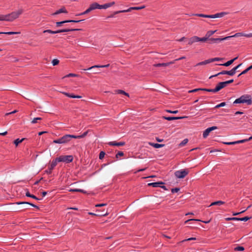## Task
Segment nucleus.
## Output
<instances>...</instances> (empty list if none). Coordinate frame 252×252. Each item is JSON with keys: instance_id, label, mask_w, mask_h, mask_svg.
I'll return each instance as SVG.
<instances>
[{"instance_id": "6e6d98bb", "label": "nucleus", "mask_w": 252, "mask_h": 252, "mask_svg": "<svg viewBox=\"0 0 252 252\" xmlns=\"http://www.w3.org/2000/svg\"><path fill=\"white\" fill-rule=\"evenodd\" d=\"M222 143L224 144L228 145H234V144H236V141H234V142H223Z\"/></svg>"}, {"instance_id": "2eb2a0df", "label": "nucleus", "mask_w": 252, "mask_h": 252, "mask_svg": "<svg viewBox=\"0 0 252 252\" xmlns=\"http://www.w3.org/2000/svg\"><path fill=\"white\" fill-rule=\"evenodd\" d=\"M115 2L114 1H112L109 3H105L104 4L100 5L98 4L99 9H106L109 7H111L114 5H115Z\"/></svg>"}, {"instance_id": "f3484780", "label": "nucleus", "mask_w": 252, "mask_h": 252, "mask_svg": "<svg viewBox=\"0 0 252 252\" xmlns=\"http://www.w3.org/2000/svg\"><path fill=\"white\" fill-rule=\"evenodd\" d=\"M21 93L22 94V95L23 97L28 100H31L34 98V96L29 93L22 91Z\"/></svg>"}, {"instance_id": "864d4df0", "label": "nucleus", "mask_w": 252, "mask_h": 252, "mask_svg": "<svg viewBox=\"0 0 252 252\" xmlns=\"http://www.w3.org/2000/svg\"><path fill=\"white\" fill-rule=\"evenodd\" d=\"M105 155V153L103 151H101L99 155V158L100 159H102L104 158Z\"/></svg>"}, {"instance_id": "f257e3e1", "label": "nucleus", "mask_w": 252, "mask_h": 252, "mask_svg": "<svg viewBox=\"0 0 252 252\" xmlns=\"http://www.w3.org/2000/svg\"><path fill=\"white\" fill-rule=\"evenodd\" d=\"M23 13L22 9H19L16 12H13L7 15H0V21H13L18 18Z\"/></svg>"}, {"instance_id": "a19ab883", "label": "nucleus", "mask_w": 252, "mask_h": 252, "mask_svg": "<svg viewBox=\"0 0 252 252\" xmlns=\"http://www.w3.org/2000/svg\"><path fill=\"white\" fill-rule=\"evenodd\" d=\"M252 218L251 217L246 216L243 218H238V220L247 221Z\"/></svg>"}, {"instance_id": "c9c22d12", "label": "nucleus", "mask_w": 252, "mask_h": 252, "mask_svg": "<svg viewBox=\"0 0 252 252\" xmlns=\"http://www.w3.org/2000/svg\"><path fill=\"white\" fill-rule=\"evenodd\" d=\"M125 13V12H124L123 10L115 11L113 14H112L109 15L108 16H107L106 18L108 19V18H113V17H114V16L116 14H119V13Z\"/></svg>"}, {"instance_id": "bf43d9fd", "label": "nucleus", "mask_w": 252, "mask_h": 252, "mask_svg": "<svg viewBox=\"0 0 252 252\" xmlns=\"http://www.w3.org/2000/svg\"><path fill=\"white\" fill-rule=\"evenodd\" d=\"M179 190H180V188H173L171 189V192L173 193H174L175 192H177Z\"/></svg>"}, {"instance_id": "6e6552de", "label": "nucleus", "mask_w": 252, "mask_h": 252, "mask_svg": "<svg viewBox=\"0 0 252 252\" xmlns=\"http://www.w3.org/2000/svg\"><path fill=\"white\" fill-rule=\"evenodd\" d=\"M55 159L57 162H63L68 163L73 161V157L71 155L61 156L59 157L56 158Z\"/></svg>"}, {"instance_id": "4d7b16f0", "label": "nucleus", "mask_w": 252, "mask_h": 252, "mask_svg": "<svg viewBox=\"0 0 252 252\" xmlns=\"http://www.w3.org/2000/svg\"><path fill=\"white\" fill-rule=\"evenodd\" d=\"M226 221L229 220H238V218L237 217H233V218H227L225 219Z\"/></svg>"}, {"instance_id": "4c0bfd02", "label": "nucleus", "mask_w": 252, "mask_h": 252, "mask_svg": "<svg viewBox=\"0 0 252 252\" xmlns=\"http://www.w3.org/2000/svg\"><path fill=\"white\" fill-rule=\"evenodd\" d=\"M209 63H210V60L208 59V60H205L204 61L198 63L196 64V66L206 65Z\"/></svg>"}, {"instance_id": "5fc2aeb1", "label": "nucleus", "mask_w": 252, "mask_h": 252, "mask_svg": "<svg viewBox=\"0 0 252 252\" xmlns=\"http://www.w3.org/2000/svg\"><path fill=\"white\" fill-rule=\"evenodd\" d=\"M226 105V103L225 102H221L220 103V104L216 105L215 108H219L220 107H223L225 105Z\"/></svg>"}, {"instance_id": "680f3d73", "label": "nucleus", "mask_w": 252, "mask_h": 252, "mask_svg": "<svg viewBox=\"0 0 252 252\" xmlns=\"http://www.w3.org/2000/svg\"><path fill=\"white\" fill-rule=\"evenodd\" d=\"M124 155V154L123 152L119 151L116 155V158H118L119 156L122 157Z\"/></svg>"}, {"instance_id": "ddd939ff", "label": "nucleus", "mask_w": 252, "mask_h": 252, "mask_svg": "<svg viewBox=\"0 0 252 252\" xmlns=\"http://www.w3.org/2000/svg\"><path fill=\"white\" fill-rule=\"evenodd\" d=\"M217 127L216 126H213L212 127H210L208 128H207L203 133V136L204 138H206L208 135L209 134L210 132H211L212 130H214L215 129H217Z\"/></svg>"}, {"instance_id": "de8ad7c7", "label": "nucleus", "mask_w": 252, "mask_h": 252, "mask_svg": "<svg viewBox=\"0 0 252 252\" xmlns=\"http://www.w3.org/2000/svg\"><path fill=\"white\" fill-rule=\"evenodd\" d=\"M251 207V205H250L246 209L244 210V211H242L241 212H238V213H233V216H237V215H240V214L241 213H243L244 212H245L247 209H248L249 208H250V207Z\"/></svg>"}, {"instance_id": "72a5a7b5", "label": "nucleus", "mask_w": 252, "mask_h": 252, "mask_svg": "<svg viewBox=\"0 0 252 252\" xmlns=\"http://www.w3.org/2000/svg\"><path fill=\"white\" fill-rule=\"evenodd\" d=\"M224 204V202L222 201H217L212 202L209 206H213V205H220Z\"/></svg>"}, {"instance_id": "0eeeda50", "label": "nucleus", "mask_w": 252, "mask_h": 252, "mask_svg": "<svg viewBox=\"0 0 252 252\" xmlns=\"http://www.w3.org/2000/svg\"><path fill=\"white\" fill-rule=\"evenodd\" d=\"M82 30V29H61L59 30L56 31H53L51 30H44L43 32V33H49L51 34H56V33H59L61 32H72V31H80Z\"/></svg>"}, {"instance_id": "603ef678", "label": "nucleus", "mask_w": 252, "mask_h": 252, "mask_svg": "<svg viewBox=\"0 0 252 252\" xmlns=\"http://www.w3.org/2000/svg\"><path fill=\"white\" fill-rule=\"evenodd\" d=\"M79 75L78 74H74V73H69L67 75H66V76H65L64 77H63V78L64 77H78Z\"/></svg>"}, {"instance_id": "1a4fd4ad", "label": "nucleus", "mask_w": 252, "mask_h": 252, "mask_svg": "<svg viewBox=\"0 0 252 252\" xmlns=\"http://www.w3.org/2000/svg\"><path fill=\"white\" fill-rule=\"evenodd\" d=\"M189 173V169H185L184 170H178L175 172V176L180 179L185 178Z\"/></svg>"}, {"instance_id": "c756f323", "label": "nucleus", "mask_w": 252, "mask_h": 252, "mask_svg": "<svg viewBox=\"0 0 252 252\" xmlns=\"http://www.w3.org/2000/svg\"><path fill=\"white\" fill-rule=\"evenodd\" d=\"M25 139V138H23L21 139L17 138L13 141V143L15 145L16 147H17L20 143H22Z\"/></svg>"}, {"instance_id": "c85d7f7f", "label": "nucleus", "mask_w": 252, "mask_h": 252, "mask_svg": "<svg viewBox=\"0 0 252 252\" xmlns=\"http://www.w3.org/2000/svg\"><path fill=\"white\" fill-rule=\"evenodd\" d=\"M90 6L91 7V8L92 10H95L96 9H99L98 3L96 2L91 3L90 5Z\"/></svg>"}, {"instance_id": "aec40b11", "label": "nucleus", "mask_w": 252, "mask_h": 252, "mask_svg": "<svg viewBox=\"0 0 252 252\" xmlns=\"http://www.w3.org/2000/svg\"><path fill=\"white\" fill-rule=\"evenodd\" d=\"M125 142H117L116 141H112L108 143V145L113 146H122L125 145Z\"/></svg>"}, {"instance_id": "6ab92c4d", "label": "nucleus", "mask_w": 252, "mask_h": 252, "mask_svg": "<svg viewBox=\"0 0 252 252\" xmlns=\"http://www.w3.org/2000/svg\"><path fill=\"white\" fill-rule=\"evenodd\" d=\"M164 184V182L160 181V182L149 183L148 184V186L149 187H152L154 188H156V187H160V185H162Z\"/></svg>"}, {"instance_id": "37998d69", "label": "nucleus", "mask_w": 252, "mask_h": 252, "mask_svg": "<svg viewBox=\"0 0 252 252\" xmlns=\"http://www.w3.org/2000/svg\"><path fill=\"white\" fill-rule=\"evenodd\" d=\"M201 91H206L208 92H212V93H216V91H215V89H206V88H201Z\"/></svg>"}, {"instance_id": "a18cd8bd", "label": "nucleus", "mask_w": 252, "mask_h": 252, "mask_svg": "<svg viewBox=\"0 0 252 252\" xmlns=\"http://www.w3.org/2000/svg\"><path fill=\"white\" fill-rule=\"evenodd\" d=\"M245 248L243 246H237L235 247L234 249L235 251H244Z\"/></svg>"}, {"instance_id": "e433bc0d", "label": "nucleus", "mask_w": 252, "mask_h": 252, "mask_svg": "<svg viewBox=\"0 0 252 252\" xmlns=\"http://www.w3.org/2000/svg\"><path fill=\"white\" fill-rule=\"evenodd\" d=\"M20 32H0V34H5L8 35H12V34H20Z\"/></svg>"}, {"instance_id": "49530a36", "label": "nucleus", "mask_w": 252, "mask_h": 252, "mask_svg": "<svg viewBox=\"0 0 252 252\" xmlns=\"http://www.w3.org/2000/svg\"><path fill=\"white\" fill-rule=\"evenodd\" d=\"M188 142V139H185L184 140H183L179 145V146L180 147H183L184 146H185Z\"/></svg>"}, {"instance_id": "2f4dec72", "label": "nucleus", "mask_w": 252, "mask_h": 252, "mask_svg": "<svg viewBox=\"0 0 252 252\" xmlns=\"http://www.w3.org/2000/svg\"><path fill=\"white\" fill-rule=\"evenodd\" d=\"M202 221V222H203L204 223H209L210 221V220H209L208 221H202V220H199V219H189V220H186L185 221V223H187V222H188L189 221Z\"/></svg>"}, {"instance_id": "4be33fe9", "label": "nucleus", "mask_w": 252, "mask_h": 252, "mask_svg": "<svg viewBox=\"0 0 252 252\" xmlns=\"http://www.w3.org/2000/svg\"><path fill=\"white\" fill-rule=\"evenodd\" d=\"M110 66V64H106V65H94L93 66H91L87 69H84L83 70H91V69H93L94 68H100V67H107L108 66Z\"/></svg>"}, {"instance_id": "f8f14e48", "label": "nucleus", "mask_w": 252, "mask_h": 252, "mask_svg": "<svg viewBox=\"0 0 252 252\" xmlns=\"http://www.w3.org/2000/svg\"><path fill=\"white\" fill-rule=\"evenodd\" d=\"M57 162L56 160V159H55L54 160H53L50 166V167H49V169L48 170H46L45 171V172L48 174H51L52 172V170L54 168V167L57 165Z\"/></svg>"}, {"instance_id": "5701e85b", "label": "nucleus", "mask_w": 252, "mask_h": 252, "mask_svg": "<svg viewBox=\"0 0 252 252\" xmlns=\"http://www.w3.org/2000/svg\"><path fill=\"white\" fill-rule=\"evenodd\" d=\"M96 212V216H105L108 214L107 211H105L104 209L102 210V211L97 210Z\"/></svg>"}, {"instance_id": "423d86ee", "label": "nucleus", "mask_w": 252, "mask_h": 252, "mask_svg": "<svg viewBox=\"0 0 252 252\" xmlns=\"http://www.w3.org/2000/svg\"><path fill=\"white\" fill-rule=\"evenodd\" d=\"M17 202L10 203L4 205L3 209L8 212H18Z\"/></svg>"}, {"instance_id": "39448f33", "label": "nucleus", "mask_w": 252, "mask_h": 252, "mask_svg": "<svg viewBox=\"0 0 252 252\" xmlns=\"http://www.w3.org/2000/svg\"><path fill=\"white\" fill-rule=\"evenodd\" d=\"M18 212L24 211L29 208L30 206H32L36 209H39V207L29 202L23 201V202H17Z\"/></svg>"}, {"instance_id": "f704fd0d", "label": "nucleus", "mask_w": 252, "mask_h": 252, "mask_svg": "<svg viewBox=\"0 0 252 252\" xmlns=\"http://www.w3.org/2000/svg\"><path fill=\"white\" fill-rule=\"evenodd\" d=\"M89 131V130H88L87 131L84 132L82 135H78V136L75 135V139H80V138L85 137L88 133Z\"/></svg>"}, {"instance_id": "c03bdc74", "label": "nucleus", "mask_w": 252, "mask_h": 252, "mask_svg": "<svg viewBox=\"0 0 252 252\" xmlns=\"http://www.w3.org/2000/svg\"><path fill=\"white\" fill-rule=\"evenodd\" d=\"M67 23L66 20L62 21L61 22H57L56 23V26L57 27H59L62 26L63 24Z\"/></svg>"}, {"instance_id": "20e7f679", "label": "nucleus", "mask_w": 252, "mask_h": 252, "mask_svg": "<svg viewBox=\"0 0 252 252\" xmlns=\"http://www.w3.org/2000/svg\"><path fill=\"white\" fill-rule=\"evenodd\" d=\"M226 14H227L226 12H222L216 13L214 15H206V14H193V13H192L191 14H189V15L190 16H195L203 17V18H217L222 17L224 15H225Z\"/></svg>"}, {"instance_id": "f03ea898", "label": "nucleus", "mask_w": 252, "mask_h": 252, "mask_svg": "<svg viewBox=\"0 0 252 252\" xmlns=\"http://www.w3.org/2000/svg\"><path fill=\"white\" fill-rule=\"evenodd\" d=\"M246 103L248 105H251L252 104V96L249 94H244L242 95L240 97L237 98L235 100L234 104H240Z\"/></svg>"}, {"instance_id": "bb28decb", "label": "nucleus", "mask_w": 252, "mask_h": 252, "mask_svg": "<svg viewBox=\"0 0 252 252\" xmlns=\"http://www.w3.org/2000/svg\"><path fill=\"white\" fill-rule=\"evenodd\" d=\"M224 85L222 83V82H219L216 86L215 87V91H216L217 92L220 91L221 89L224 88Z\"/></svg>"}, {"instance_id": "8fccbe9b", "label": "nucleus", "mask_w": 252, "mask_h": 252, "mask_svg": "<svg viewBox=\"0 0 252 252\" xmlns=\"http://www.w3.org/2000/svg\"><path fill=\"white\" fill-rule=\"evenodd\" d=\"M208 39H209V38H208V37L206 36L205 37L202 38L198 37V41L205 42L207 41L208 42Z\"/></svg>"}, {"instance_id": "0e129e2a", "label": "nucleus", "mask_w": 252, "mask_h": 252, "mask_svg": "<svg viewBox=\"0 0 252 252\" xmlns=\"http://www.w3.org/2000/svg\"><path fill=\"white\" fill-rule=\"evenodd\" d=\"M41 120V118H39V117L35 118L33 119L32 123L33 124L36 123H37V120Z\"/></svg>"}, {"instance_id": "dca6fc26", "label": "nucleus", "mask_w": 252, "mask_h": 252, "mask_svg": "<svg viewBox=\"0 0 252 252\" xmlns=\"http://www.w3.org/2000/svg\"><path fill=\"white\" fill-rule=\"evenodd\" d=\"M187 117L186 116H183V117H166V116H163L162 118L164 120H166L168 121H172V120H180L184 118H187Z\"/></svg>"}, {"instance_id": "3c124183", "label": "nucleus", "mask_w": 252, "mask_h": 252, "mask_svg": "<svg viewBox=\"0 0 252 252\" xmlns=\"http://www.w3.org/2000/svg\"><path fill=\"white\" fill-rule=\"evenodd\" d=\"M85 20H66L67 23H79L82 21H84Z\"/></svg>"}, {"instance_id": "69168bd1", "label": "nucleus", "mask_w": 252, "mask_h": 252, "mask_svg": "<svg viewBox=\"0 0 252 252\" xmlns=\"http://www.w3.org/2000/svg\"><path fill=\"white\" fill-rule=\"evenodd\" d=\"M166 111L168 113H172V114H177L178 112V110L171 111L170 110H166Z\"/></svg>"}, {"instance_id": "4468645a", "label": "nucleus", "mask_w": 252, "mask_h": 252, "mask_svg": "<svg viewBox=\"0 0 252 252\" xmlns=\"http://www.w3.org/2000/svg\"><path fill=\"white\" fill-rule=\"evenodd\" d=\"M245 36L247 37H252V33H250L249 34H244L242 32H238V33H235L233 35L228 36L227 37H229V38H230L233 37H238V36Z\"/></svg>"}, {"instance_id": "338daca9", "label": "nucleus", "mask_w": 252, "mask_h": 252, "mask_svg": "<svg viewBox=\"0 0 252 252\" xmlns=\"http://www.w3.org/2000/svg\"><path fill=\"white\" fill-rule=\"evenodd\" d=\"M242 65H243L242 63H240L238 65H237V66H236L235 67H233V68L235 69V71L236 72L237 70L239 68V67H241Z\"/></svg>"}, {"instance_id": "9b49d317", "label": "nucleus", "mask_w": 252, "mask_h": 252, "mask_svg": "<svg viewBox=\"0 0 252 252\" xmlns=\"http://www.w3.org/2000/svg\"><path fill=\"white\" fill-rule=\"evenodd\" d=\"M229 39V37H225L223 38H210L208 39L209 44L217 43L220 41H223Z\"/></svg>"}, {"instance_id": "774afa93", "label": "nucleus", "mask_w": 252, "mask_h": 252, "mask_svg": "<svg viewBox=\"0 0 252 252\" xmlns=\"http://www.w3.org/2000/svg\"><path fill=\"white\" fill-rule=\"evenodd\" d=\"M106 205H107L106 204H104V203L97 204L95 205V206L96 207H100L106 206Z\"/></svg>"}, {"instance_id": "58836bf2", "label": "nucleus", "mask_w": 252, "mask_h": 252, "mask_svg": "<svg viewBox=\"0 0 252 252\" xmlns=\"http://www.w3.org/2000/svg\"><path fill=\"white\" fill-rule=\"evenodd\" d=\"M116 92L119 94H123L128 97L129 96V94L128 93L125 92L124 91L122 90H117L116 91Z\"/></svg>"}, {"instance_id": "09e8293b", "label": "nucleus", "mask_w": 252, "mask_h": 252, "mask_svg": "<svg viewBox=\"0 0 252 252\" xmlns=\"http://www.w3.org/2000/svg\"><path fill=\"white\" fill-rule=\"evenodd\" d=\"M59 60L58 59H55L52 60V63L53 66H55L58 65L59 63Z\"/></svg>"}, {"instance_id": "7ed1b4c3", "label": "nucleus", "mask_w": 252, "mask_h": 252, "mask_svg": "<svg viewBox=\"0 0 252 252\" xmlns=\"http://www.w3.org/2000/svg\"><path fill=\"white\" fill-rule=\"evenodd\" d=\"M75 135L66 134L59 139L54 140L53 142L55 144H65L69 142L71 138H75Z\"/></svg>"}, {"instance_id": "e2e57ef3", "label": "nucleus", "mask_w": 252, "mask_h": 252, "mask_svg": "<svg viewBox=\"0 0 252 252\" xmlns=\"http://www.w3.org/2000/svg\"><path fill=\"white\" fill-rule=\"evenodd\" d=\"M196 240V238H195V237H191V238H189L184 240L181 242H185V241H191V240Z\"/></svg>"}, {"instance_id": "412c9836", "label": "nucleus", "mask_w": 252, "mask_h": 252, "mask_svg": "<svg viewBox=\"0 0 252 252\" xmlns=\"http://www.w3.org/2000/svg\"><path fill=\"white\" fill-rule=\"evenodd\" d=\"M238 58V57L232 59V60H230L228 61H227V62L224 63H220V64H216V65H223V66H228L229 65H230L232 63H233Z\"/></svg>"}, {"instance_id": "ea45409f", "label": "nucleus", "mask_w": 252, "mask_h": 252, "mask_svg": "<svg viewBox=\"0 0 252 252\" xmlns=\"http://www.w3.org/2000/svg\"><path fill=\"white\" fill-rule=\"evenodd\" d=\"M224 59V58H218V57H216V58H212V59H209L210 63H212L213 62H215V61H222Z\"/></svg>"}, {"instance_id": "9d476101", "label": "nucleus", "mask_w": 252, "mask_h": 252, "mask_svg": "<svg viewBox=\"0 0 252 252\" xmlns=\"http://www.w3.org/2000/svg\"><path fill=\"white\" fill-rule=\"evenodd\" d=\"M236 73V71H235V69H233L232 68V69H231L230 70H222V71L215 74V75H212L209 78L211 79L213 77H216L219 75H229V76H233Z\"/></svg>"}, {"instance_id": "13d9d810", "label": "nucleus", "mask_w": 252, "mask_h": 252, "mask_svg": "<svg viewBox=\"0 0 252 252\" xmlns=\"http://www.w3.org/2000/svg\"><path fill=\"white\" fill-rule=\"evenodd\" d=\"M247 141H249L248 139L238 140V141H236V144L243 143L247 142Z\"/></svg>"}, {"instance_id": "cd10ccee", "label": "nucleus", "mask_w": 252, "mask_h": 252, "mask_svg": "<svg viewBox=\"0 0 252 252\" xmlns=\"http://www.w3.org/2000/svg\"><path fill=\"white\" fill-rule=\"evenodd\" d=\"M149 145L153 146V147L155 148H159L163 147L165 146L164 144H158V143H149Z\"/></svg>"}, {"instance_id": "b1692460", "label": "nucleus", "mask_w": 252, "mask_h": 252, "mask_svg": "<svg viewBox=\"0 0 252 252\" xmlns=\"http://www.w3.org/2000/svg\"><path fill=\"white\" fill-rule=\"evenodd\" d=\"M174 63V61H171L167 63H159L157 64H154V66L155 67H160V66H167L170 64Z\"/></svg>"}, {"instance_id": "052dcab7", "label": "nucleus", "mask_w": 252, "mask_h": 252, "mask_svg": "<svg viewBox=\"0 0 252 252\" xmlns=\"http://www.w3.org/2000/svg\"><path fill=\"white\" fill-rule=\"evenodd\" d=\"M199 91H201V88L195 89L192 90H189L188 92L189 93H191L194 92H196Z\"/></svg>"}, {"instance_id": "473e14b6", "label": "nucleus", "mask_w": 252, "mask_h": 252, "mask_svg": "<svg viewBox=\"0 0 252 252\" xmlns=\"http://www.w3.org/2000/svg\"><path fill=\"white\" fill-rule=\"evenodd\" d=\"M252 69V66L251 65L249 67H248L247 68H246L245 70L243 71L241 73H240L238 75V77H239V76H241L242 75L246 74L249 71H250Z\"/></svg>"}, {"instance_id": "a211bd4d", "label": "nucleus", "mask_w": 252, "mask_h": 252, "mask_svg": "<svg viewBox=\"0 0 252 252\" xmlns=\"http://www.w3.org/2000/svg\"><path fill=\"white\" fill-rule=\"evenodd\" d=\"M62 13H66V14L68 13V11L66 10L65 7L64 6H63L61 8L57 10L55 12L52 14V15H58V14H61Z\"/></svg>"}, {"instance_id": "a878e982", "label": "nucleus", "mask_w": 252, "mask_h": 252, "mask_svg": "<svg viewBox=\"0 0 252 252\" xmlns=\"http://www.w3.org/2000/svg\"><path fill=\"white\" fill-rule=\"evenodd\" d=\"M145 7V6L144 5L140 7H131L129 8L127 10H123V11L125 12H130L131 10H140L143 8H144Z\"/></svg>"}, {"instance_id": "393cba45", "label": "nucleus", "mask_w": 252, "mask_h": 252, "mask_svg": "<svg viewBox=\"0 0 252 252\" xmlns=\"http://www.w3.org/2000/svg\"><path fill=\"white\" fill-rule=\"evenodd\" d=\"M198 42V37L197 36H194L189 39L188 44L190 45L193 43Z\"/></svg>"}, {"instance_id": "79ce46f5", "label": "nucleus", "mask_w": 252, "mask_h": 252, "mask_svg": "<svg viewBox=\"0 0 252 252\" xmlns=\"http://www.w3.org/2000/svg\"><path fill=\"white\" fill-rule=\"evenodd\" d=\"M217 32V30L215 31H209L207 32L206 34V36L209 38V37L212 36L214 33H215Z\"/></svg>"}, {"instance_id": "7c9ffc66", "label": "nucleus", "mask_w": 252, "mask_h": 252, "mask_svg": "<svg viewBox=\"0 0 252 252\" xmlns=\"http://www.w3.org/2000/svg\"><path fill=\"white\" fill-rule=\"evenodd\" d=\"M27 191L26 193V196L31 197L37 200H39V199L37 198L36 196H35L34 195L31 194L28 189H27Z\"/></svg>"}]
</instances>
